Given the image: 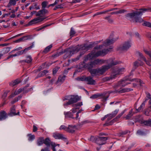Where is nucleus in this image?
<instances>
[{
    "instance_id": "obj_1",
    "label": "nucleus",
    "mask_w": 151,
    "mask_h": 151,
    "mask_svg": "<svg viewBox=\"0 0 151 151\" xmlns=\"http://www.w3.org/2000/svg\"><path fill=\"white\" fill-rule=\"evenodd\" d=\"M112 48V47H111L109 49H104L102 50L98 51H96L95 50H93L91 53H89L87 55L83 62L80 64V65H82V66H81V67L89 69L95 67L92 62H91L88 63H86V62L88 60H92L94 58H97L100 56H104L109 51H110L111 49Z\"/></svg>"
},
{
    "instance_id": "obj_2",
    "label": "nucleus",
    "mask_w": 151,
    "mask_h": 151,
    "mask_svg": "<svg viewBox=\"0 0 151 151\" xmlns=\"http://www.w3.org/2000/svg\"><path fill=\"white\" fill-rule=\"evenodd\" d=\"M139 11L128 13L126 15V17L128 19L134 20L136 22L141 23L143 21V20L141 17L143 13L145 12H151V8L141 9L139 10Z\"/></svg>"
},
{
    "instance_id": "obj_3",
    "label": "nucleus",
    "mask_w": 151,
    "mask_h": 151,
    "mask_svg": "<svg viewBox=\"0 0 151 151\" xmlns=\"http://www.w3.org/2000/svg\"><path fill=\"white\" fill-rule=\"evenodd\" d=\"M129 78L123 80L119 81L118 83L114 86L113 87L115 89V90L113 91H111L110 93H122L126 92H129L133 90V89L130 88H122L125 86L127 85L130 84V83L127 82V81H132Z\"/></svg>"
},
{
    "instance_id": "obj_4",
    "label": "nucleus",
    "mask_w": 151,
    "mask_h": 151,
    "mask_svg": "<svg viewBox=\"0 0 151 151\" xmlns=\"http://www.w3.org/2000/svg\"><path fill=\"white\" fill-rule=\"evenodd\" d=\"M76 52L75 49H74V47H72L71 48H67L60 52L54 54L52 55V57L54 58H56L64 54L63 58L65 59L68 58L70 57L72 55Z\"/></svg>"
},
{
    "instance_id": "obj_5",
    "label": "nucleus",
    "mask_w": 151,
    "mask_h": 151,
    "mask_svg": "<svg viewBox=\"0 0 151 151\" xmlns=\"http://www.w3.org/2000/svg\"><path fill=\"white\" fill-rule=\"evenodd\" d=\"M107 62L109 63V64L103 66L98 69L99 75L103 74L106 71L111 68L112 66L116 65L119 63L118 62L114 60L111 58L109 59L108 60Z\"/></svg>"
},
{
    "instance_id": "obj_6",
    "label": "nucleus",
    "mask_w": 151,
    "mask_h": 151,
    "mask_svg": "<svg viewBox=\"0 0 151 151\" xmlns=\"http://www.w3.org/2000/svg\"><path fill=\"white\" fill-rule=\"evenodd\" d=\"M94 45V43H90L89 44H85L81 45L80 46L78 45L74 47V49H75L76 52H77L79 51H82V52H81L80 53L82 54L89 50L90 48L92 47Z\"/></svg>"
},
{
    "instance_id": "obj_7",
    "label": "nucleus",
    "mask_w": 151,
    "mask_h": 151,
    "mask_svg": "<svg viewBox=\"0 0 151 151\" xmlns=\"http://www.w3.org/2000/svg\"><path fill=\"white\" fill-rule=\"evenodd\" d=\"M124 68L119 69L117 70L112 73L109 76L103 78L102 81L104 82L107 81L115 79L117 77L118 75L122 73V72L124 71Z\"/></svg>"
},
{
    "instance_id": "obj_8",
    "label": "nucleus",
    "mask_w": 151,
    "mask_h": 151,
    "mask_svg": "<svg viewBox=\"0 0 151 151\" xmlns=\"http://www.w3.org/2000/svg\"><path fill=\"white\" fill-rule=\"evenodd\" d=\"M65 99L69 101L64 104V106L76 103L80 100V98L77 96H65Z\"/></svg>"
},
{
    "instance_id": "obj_9",
    "label": "nucleus",
    "mask_w": 151,
    "mask_h": 151,
    "mask_svg": "<svg viewBox=\"0 0 151 151\" xmlns=\"http://www.w3.org/2000/svg\"><path fill=\"white\" fill-rule=\"evenodd\" d=\"M125 110L123 111L121 113L119 114L114 119H113L109 122H108V121L110 120L114 117L112 115H111V114H107L108 115L107 116V121L106 122V123L104 124V125L108 126L111 125L112 124L114 123V121L115 120H116V119L119 118L125 113Z\"/></svg>"
},
{
    "instance_id": "obj_10",
    "label": "nucleus",
    "mask_w": 151,
    "mask_h": 151,
    "mask_svg": "<svg viewBox=\"0 0 151 151\" xmlns=\"http://www.w3.org/2000/svg\"><path fill=\"white\" fill-rule=\"evenodd\" d=\"M116 40L114 39H111V40L109 39H106L102 45L95 47L94 48V49L95 50L101 49L104 47H106L112 44Z\"/></svg>"
},
{
    "instance_id": "obj_11",
    "label": "nucleus",
    "mask_w": 151,
    "mask_h": 151,
    "mask_svg": "<svg viewBox=\"0 0 151 151\" xmlns=\"http://www.w3.org/2000/svg\"><path fill=\"white\" fill-rule=\"evenodd\" d=\"M101 97L102 99V101H106L108 98V96H106L105 93H97L92 95L90 98L94 99L99 97Z\"/></svg>"
},
{
    "instance_id": "obj_12",
    "label": "nucleus",
    "mask_w": 151,
    "mask_h": 151,
    "mask_svg": "<svg viewBox=\"0 0 151 151\" xmlns=\"http://www.w3.org/2000/svg\"><path fill=\"white\" fill-rule=\"evenodd\" d=\"M53 137L55 139H61L64 141H67V138L63 134L55 132L53 133Z\"/></svg>"
},
{
    "instance_id": "obj_13",
    "label": "nucleus",
    "mask_w": 151,
    "mask_h": 151,
    "mask_svg": "<svg viewBox=\"0 0 151 151\" xmlns=\"http://www.w3.org/2000/svg\"><path fill=\"white\" fill-rule=\"evenodd\" d=\"M131 41H128L125 42L123 45L120 47L122 50H127L131 47Z\"/></svg>"
},
{
    "instance_id": "obj_14",
    "label": "nucleus",
    "mask_w": 151,
    "mask_h": 151,
    "mask_svg": "<svg viewBox=\"0 0 151 151\" xmlns=\"http://www.w3.org/2000/svg\"><path fill=\"white\" fill-rule=\"evenodd\" d=\"M48 11L47 9H42L37 12L36 16L40 17H44L46 14H48Z\"/></svg>"
},
{
    "instance_id": "obj_15",
    "label": "nucleus",
    "mask_w": 151,
    "mask_h": 151,
    "mask_svg": "<svg viewBox=\"0 0 151 151\" xmlns=\"http://www.w3.org/2000/svg\"><path fill=\"white\" fill-rule=\"evenodd\" d=\"M108 139L107 137H98L97 138L96 143L99 145L104 144L105 141Z\"/></svg>"
},
{
    "instance_id": "obj_16",
    "label": "nucleus",
    "mask_w": 151,
    "mask_h": 151,
    "mask_svg": "<svg viewBox=\"0 0 151 151\" xmlns=\"http://www.w3.org/2000/svg\"><path fill=\"white\" fill-rule=\"evenodd\" d=\"M46 18L45 17L40 18L39 17L35 18L30 21L29 22V24L32 25L37 23L41 22Z\"/></svg>"
},
{
    "instance_id": "obj_17",
    "label": "nucleus",
    "mask_w": 151,
    "mask_h": 151,
    "mask_svg": "<svg viewBox=\"0 0 151 151\" xmlns=\"http://www.w3.org/2000/svg\"><path fill=\"white\" fill-rule=\"evenodd\" d=\"M85 80L88 82L87 83L88 84L93 85L95 84V81L90 76L85 77Z\"/></svg>"
},
{
    "instance_id": "obj_18",
    "label": "nucleus",
    "mask_w": 151,
    "mask_h": 151,
    "mask_svg": "<svg viewBox=\"0 0 151 151\" xmlns=\"http://www.w3.org/2000/svg\"><path fill=\"white\" fill-rule=\"evenodd\" d=\"M32 38V36L31 35L25 36L19 39L16 40L15 41V42H19L22 41L30 40Z\"/></svg>"
},
{
    "instance_id": "obj_19",
    "label": "nucleus",
    "mask_w": 151,
    "mask_h": 151,
    "mask_svg": "<svg viewBox=\"0 0 151 151\" xmlns=\"http://www.w3.org/2000/svg\"><path fill=\"white\" fill-rule=\"evenodd\" d=\"M19 112H18L16 113L15 112V108L14 106L11 108L10 110V113L9 114L10 116H13L16 115H19Z\"/></svg>"
},
{
    "instance_id": "obj_20",
    "label": "nucleus",
    "mask_w": 151,
    "mask_h": 151,
    "mask_svg": "<svg viewBox=\"0 0 151 151\" xmlns=\"http://www.w3.org/2000/svg\"><path fill=\"white\" fill-rule=\"evenodd\" d=\"M7 117V114L4 110L0 112V121L6 119Z\"/></svg>"
},
{
    "instance_id": "obj_21",
    "label": "nucleus",
    "mask_w": 151,
    "mask_h": 151,
    "mask_svg": "<svg viewBox=\"0 0 151 151\" xmlns=\"http://www.w3.org/2000/svg\"><path fill=\"white\" fill-rule=\"evenodd\" d=\"M76 128V126L75 125H69L68 127L67 132L73 133L75 132V129Z\"/></svg>"
},
{
    "instance_id": "obj_22",
    "label": "nucleus",
    "mask_w": 151,
    "mask_h": 151,
    "mask_svg": "<svg viewBox=\"0 0 151 151\" xmlns=\"http://www.w3.org/2000/svg\"><path fill=\"white\" fill-rule=\"evenodd\" d=\"M21 81L19 79H17L14 81H12L9 83V85L12 87L20 83Z\"/></svg>"
},
{
    "instance_id": "obj_23",
    "label": "nucleus",
    "mask_w": 151,
    "mask_h": 151,
    "mask_svg": "<svg viewBox=\"0 0 151 151\" xmlns=\"http://www.w3.org/2000/svg\"><path fill=\"white\" fill-rule=\"evenodd\" d=\"M137 53L141 58L143 59V60L146 62L147 65L149 66H150L151 65L149 62L146 60L145 58L143 56L142 53L139 52H137Z\"/></svg>"
},
{
    "instance_id": "obj_24",
    "label": "nucleus",
    "mask_w": 151,
    "mask_h": 151,
    "mask_svg": "<svg viewBox=\"0 0 151 151\" xmlns=\"http://www.w3.org/2000/svg\"><path fill=\"white\" fill-rule=\"evenodd\" d=\"M141 123L147 126L151 127V119H149L148 120H142L141 121Z\"/></svg>"
},
{
    "instance_id": "obj_25",
    "label": "nucleus",
    "mask_w": 151,
    "mask_h": 151,
    "mask_svg": "<svg viewBox=\"0 0 151 151\" xmlns=\"http://www.w3.org/2000/svg\"><path fill=\"white\" fill-rule=\"evenodd\" d=\"M90 72L93 76L99 75L98 69H91L90 70Z\"/></svg>"
},
{
    "instance_id": "obj_26",
    "label": "nucleus",
    "mask_w": 151,
    "mask_h": 151,
    "mask_svg": "<svg viewBox=\"0 0 151 151\" xmlns=\"http://www.w3.org/2000/svg\"><path fill=\"white\" fill-rule=\"evenodd\" d=\"M64 114L65 115V117L66 118H70L73 119H76L75 117H74L73 116V113L71 112H64Z\"/></svg>"
},
{
    "instance_id": "obj_27",
    "label": "nucleus",
    "mask_w": 151,
    "mask_h": 151,
    "mask_svg": "<svg viewBox=\"0 0 151 151\" xmlns=\"http://www.w3.org/2000/svg\"><path fill=\"white\" fill-rule=\"evenodd\" d=\"M143 62L138 60L136 61L134 63V68L135 69H136L139 66L142 65H143Z\"/></svg>"
},
{
    "instance_id": "obj_28",
    "label": "nucleus",
    "mask_w": 151,
    "mask_h": 151,
    "mask_svg": "<svg viewBox=\"0 0 151 151\" xmlns=\"http://www.w3.org/2000/svg\"><path fill=\"white\" fill-rule=\"evenodd\" d=\"M66 76L65 75L60 76L58 78V80L56 82V83L58 84L59 83H62L65 80Z\"/></svg>"
},
{
    "instance_id": "obj_29",
    "label": "nucleus",
    "mask_w": 151,
    "mask_h": 151,
    "mask_svg": "<svg viewBox=\"0 0 151 151\" xmlns=\"http://www.w3.org/2000/svg\"><path fill=\"white\" fill-rule=\"evenodd\" d=\"M19 0H9V2L7 6V7H9L15 5L16 4L17 1Z\"/></svg>"
},
{
    "instance_id": "obj_30",
    "label": "nucleus",
    "mask_w": 151,
    "mask_h": 151,
    "mask_svg": "<svg viewBox=\"0 0 151 151\" xmlns=\"http://www.w3.org/2000/svg\"><path fill=\"white\" fill-rule=\"evenodd\" d=\"M44 143V138L40 137L38 138L37 141V144L38 146H40Z\"/></svg>"
},
{
    "instance_id": "obj_31",
    "label": "nucleus",
    "mask_w": 151,
    "mask_h": 151,
    "mask_svg": "<svg viewBox=\"0 0 151 151\" xmlns=\"http://www.w3.org/2000/svg\"><path fill=\"white\" fill-rule=\"evenodd\" d=\"M84 54V52H83L82 54H81V53H80V54L79 56H78L77 58H74L73 59H72V60H68V62H76L78 60H79L80 59V57L83 55Z\"/></svg>"
},
{
    "instance_id": "obj_32",
    "label": "nucleus",
    "mask_w": 151,
    "mask_h": 151,
    "mask_svg": "<svg viewBox=\"0 0 151 151\" xmlns=\"http://www.w3.org/2000/svg\"><path fill=\"white\" fill-rule=\"evenodd\" d=\"M52 47V44H51L49 46H48L43 51V52L45 54L47 53L50 51V49Z\"/></svg>"
},
{
    "instance_id": "obj_33",
    "label": "nucleus",
    "mask_w": 151,
    "mask_h": 151,
    "mask_svg": "<svg viewBox=\"0 0 151 151\" xmlns=\"http://www.w3.org/2000/svg\"><path fill=\"white\" fill-rule=\"evenodd\" d=\"M50 140L48 138H46L45 140L44 139V143L47 147L50 146Z\"/></svg>"
},
{
    "instance_id": "obj_34",
    "label": "nucleus",
    "mask_w": 151,
    "mask_h": 151,
    "mask_svg": "<svg viewBox=\"0 0 151 151\" xmlns=\"http://www.w3.org/2000/svg\"><path fill=\"white\" fill-rule=\"evenodd\" d=\"M132 112L133 109H132L129 112V114L125 117V118L126 119H129L133 115Z\"/></svg>"
},
{
    "instance_id": "obj_35",
    "label": "nucleus",
    "mask_w": 151,
    "mask_h": 151,
    "mask_svg": "<svg viewBox=\"0 0 151 151\" xmlns=\"http://www.w3.org/2000/svg\"><path fill=\"white\" fill-rule=\"evenodd\" d=\"M32 59L30 56H27L26 57V59L24 60L23 61L27 63H30L32 62Z\"/></svg>"
},
{
    "instance_id": "obj_36",
    "label": "nucleus",
    "mask_w": 151,
    "mask_h": 151,
    "mask_svg": "<svg viewBox=\"0 0 151 151\" xmlns=\"http://www.w3.org/2000/svg\"><path fill=\"white\" fill-rule=\"evenodd\" d=\"M32 44V45L31 46H30L29 47L27 48H25L24 50H22L23 51V53H24V52H27V51L31 50V49L34 47V42H33Z\"/></svg>"
},
{
    "instance_id": "obj_37",
    "label": "nucleus",
    "mask_w": 151,
    "mask_h": 151,
    "mask_svg": "<svg viewBox=\"0 0 151 151\" xmlns=\"http://www.w3.org/2000/svg\"><path fill=\"white\" fill-rule=\"evenodd\" d=\"M147 100H145L144 101L141 105L137 109V111H139L142 109L144 108L145 106V103L147 101Z\"/></svg>"
},
{
    "instance_id": "obj_38",
    "label": "nucleus",
    "mask_w": 151,
    "mask_h": 151,
    "mask_svg": "<svg viewBox=\"0 0 151 151\" xmlns=\"http://www.w3.org/2000/svg\"><path fill=\"white\" fill-rule=\"evenodd\" d=\"M96 62V64L97 65L101 64L104 63V60H103L97 59L94 60Z\"/></svg>"
},
{
    "instance_id": "obj_39",
    "label": "nucleus",
    "mask_w": 151,
    "mask_h": 151,
    "mask_svg": "<svg viewBox=\"0 0 151 151\" xmlns=\"http://www.w3.org/2000/svg\"><path fill=\"white\" fill-rule=\"evenodd\" d=\"M97 137H94L93 136H91L90 138L89 139L90 141H91L93 142H95L96 143V141L97 140Z\"/></svg>"
},
{
    "instance_id": "obj_40",
    "label": "nucleus",
    "mask_w": 151,
    "mask_h": 151,
    "mask_svg": "<svg viewBox=\"0 0 151 151\" xmlns=\"http://www.w3.org/2000/svg\"><path fill=\"white\" fill-rule=\"evenodd\" d=\"M25 89V87L23 88H20L17 91H15V95H17L21 93L22 91H24Z\"/></svg>"
},
{
    "instance_id": "obj_41",
    "label": "nucleus",
    "mask_w": 151,
    "mask_h": 151,
    "mask_svg": "<svg viewBox=\"0 0 151 151\" xmlns=\"http://www.w3.org/2000/svg\"><path fill=\"white\" fill-rule=\"evenodd\" d=\"M76 33V32L74 29L72 27H71L70 29V36L71 37H73Z\"/></svg>"
},
{
    "instance_id": "obj_42",
    "label": "nucleus",
    "mask_w": 151,
    "mask_h": 151,
    "mask_svg": "<svg viewBox=\"0 0 151 151\" xmlns=\"http://www.w3.org/2000/svg\"><path fill=\"white\" fill-rule=\"evenodd\" d=\"M142 25L151 28V23L149 22L144 21L142 24Z\"/></svg>"
},
{
    "instance_id": "obj_43",
    "label": "nucleus",
    "mask_w": 151,
    "mask_h": 151,
    "mask_svg": "<svg viewBox=\"0 0 151 151\" xmlns=\"http://www.w3.org/2000/svg\"><path fill=\"white\" fill-rule=\"evenodd\" d=\"M135 81L136 82H139V84L140 86H142V84H144V83L142 81L140 80V79H134L132 80V81Z\"/></svg>"
},
{
    "instance_id": "obj_44",
    "label": "nucleus",
    "mask_w": 151,
    "mask_h": 151,
    "mask_svg": "<svg viewBox=\"0 0 151 151\" xmlns=\"http://www.w3.org/2000/svg\"><path fill=\"white\" fill-rule=\"evenodd\" d=\"M48 4V3L47 1H44L41 4V5L42 6V9H45V8L46 7Z\"/></svg>"
},
{
    "instance_id": "obj_45",
    "label": "nucleus",
    "mask_w": 151,
    "mask_h": 151,
    "mask_svg": "<svg viewBox=\"0 0 151 151\" xmlns=\"http://www.w3.org/2000/svg\"><path fill=\"white\" fill-rule=\"evenodd\" d=\"M28 136L29 137L28 140L29 141H32L35 139V136L34 135H32L31 134H28Z\"/></svg>"
},
{
    "instance_id": "obj_46",
    "label": "nucleus",
    "mask_w": 151,
    "mask_h": 151,
    "mask_svg": "<svg viewBox=\"0 0 151 151\" xmlns=\"http://www.w3.org/2000/svg\"><path fill=\"white\" fill-rule=\"evenodd\" d=\"M59 129L64 130L67 132L68 127L64 125H61L59 128Z\"/></svg>"
},
{
    "instance_id": "obj_47",
    "label": "nucleus",
    "mask_w": 151,
    "mask_h": 151,
    "mask_svg": "<svg viewBox=\"0 0 151 151\" xmlns=\"http://www.w3.org/2000/svg\"><path fill=\"white\" fill-rule=\"evenodd\" d=\"M137 134L139 135L142 136L144 135L145 133L144 132L139 130L137 132Z\"/></svg>"
},
{
    "instance_id": "obj_48",
    "label": "nucleus",
    "mask_w": 151,
    "mask_h": 151,
    "mask_svg": "<svg viewBox=\"0 0 151 151\" xmlns=\"http://www.w3.org/2000/svg\"><path fill=\"white\" fill-rule=\"evenodd\" d=\"M125 12V11L124 10H121L116 12H112L110 13L111 14H121Z\"/></svg>"
},
{
    "instance_id": "obj_49",
    "label": "nucleus",
    "mask_w": 151,
    "mask_h": 151,
    "mask_svg": "<svg viewBox=\"0 0 151 151\" xmlns=\"http://www.w3.org/2000/svg\"><path fill=\"white\" fill-rule=\"evenodd\" d=\"M119 111V110L118 109H116L112 112L111 114V115H112L114 117H115L118 112Z\"/></svg>"
},
{
    "instance_id": "obj_50",
    "label": "nucleus",
    "mask_w": 151,
    "mask_h": 151,
    "mask_svg": "<svg viewBox=\"0 0 151 151\" xmlns=\"http://www.w3.org/2000/svg\"><path fill=\"white\" fill-rule=\"evenodd\" d=\"M83 105V103L82 102H78L76 104H73L72 105V106L73 107H77L78 106H81Z\"/></svg>"
},
{
    "instance_id": "obj_51",
    "label": "nucleus",
    "mask_w": 151,
    "mask_h": 151,
    "mask_svg": "<svg viewBox=\"0 0 151 151\" xmlns=\"http://www.w3.org/2000/svg\"><path fill=\"white\" fill-rule=\"evenodd\" d=\"M59 68L60 67H56L54 68L53 70V75L57 73Z\"/></svg>"
},
{
    "instance_id": "obj_52",
    "label": "nucleus",
    "mask_w": 151,
    "mask_h": 151,
    "mask_svg": "<svg viewBox=\"0 0 151 151\" xmlns=\"http://www.w3.org/2000/svg\"><path fill=\"white\" fill-rule=\"evenodd\" d=\"M104 19L107 20L109 23H112L113 22L112 19L110 18V16L106 17L104 18Z\"/></svg>"
},
{
    "instance_id": "obj_53",
    "label": "nucleus",
    "mask_w": 151,
    "mask_h": 151,
    "mask_svg": "<svg viewBox=\"0 0 151 151\" xmlns=\"http://www.w3.org/2000/svg\"><path fill=\"white\" fill-rule=\"evenodd\" d=\"M22 47H19L15 49H14L13 50H12L11 51L9 52V53L10 54L12 53H14V52L15 51L20 50H22Z\"/></svg>"
},
{
    "instance_id": "obj_54",
    "label": "nucleus",
    "mask_w": 151,
    "mask_h": 151,
    "mask_svg": "<svg viewBox=\"0 0 151 151\" xmlns=\"http://www.w3.org/2000/svg\"><path fill=\"white\" fill-rule=\"evenodd\" d=\"M63 7L62 6V4L58 5H56L55 7L53 9L54 10H55L58 9H62Z\"/></svg>"
},
{
    "instance_id": "obj_55",
    "label": "nucleus",
    "mask_w": 151,
    "mask_h": 151,
    "mask_svg": "<svg viewBox=\"0 0 151 151\" xmlns=\"http://www.w3.org/2000/svg\"><path fill=\"white\" fill-rule=\"evenodd\" d=\"M79 108L78 107H74L71 110L73 113H75L77 112V109H79Z\"/></svg>"
},
{
    "instance_id": "obj_56",
    "label": "nucleus",
    "mask_w": 151,
    "mask_h": 151,
    "mask_svg": "<svg viewBox=\"0 0 151 151\" xmlns=\"http://www.w3.org/2000/svg\"><path fill=\"white\" fill-rule=\"evenodd\" d=\"M128 132H129L128 131L126 130V131H125L123 132H120L119 134V136H121L122 135L126 134H127V133H128Z\"/></svg>"
},
{
    "instance_id": "obj_57",
    "label": "nucleus",
    "mask_w": 151,
    "mask_h": 151,
    "mask_svg": "<svg viewBox=\"0 0 151 151\" xmlns=\"http://www.w3.org/2000/svg\"><path fill=\"white\" fill-rule=\"evenodd\" d=\"M76 79L78 81H85V78L82 77H78L76 78Z\"/></svg>"
},
{
    "instance_id": "obj_58",
    "label": "nucleus",
    "mask_w": 151,
    "mask_h": 151,
    "mask_svg": "<svg viewBox=\"0 0 151 151\" xmlns=\"http://www.w3.org/2000/svg\"><path fill=\"white\" fill-rule=\"evenodd\" d=\"M51 145L52 147V148L53 151H56L55 147L56 146V145H55V143L51 144Z\"/></svg>"
},
{
    "instance_id": "obj_59",
    "label": "nucleus",
    "mask_w": 151,
    "mask_h": 151,
    "mask_svg": "<svg viewBox=\"0 0 151 151\" xmlns=\"http://www.w3.org/2000/svg\"><path fill=\"white\" fill-rule=\"evenodd\" d=\"M82 111V110H79L76 114V116L75 117V119L76 120L78 119L79 116V114Z\"/></svg>"
},
{
    "instance_id": "obj_60",
    "label": "nucleus",
    "mask_w": 151,
    "mask_h": 151,
    "mask_svg": "<svg viewBox=\"0 0 151 151\" xmlns=\"http://www.w3.org/2000/svg\"><path fill=\"white\" fill-rule=\"evenodd\" d=\"M17 55V56H19V55H22L23 54V51L22 50H21L18 51L17 53H16Z\"/></svg>"
},
{
    "instance_id": "obj_61",
    "label": "nucleus",
    "mask_w": 151,
    "mask_h": 151,
    "mask_svg": "<svg viewBox=\"0 0 151 151\" xmlns=\"http://www.w3.org/2000/svg\"><path fill=\"white\" fill-rule=\"evenodd\" d=\"M34 6L35 7V8L36 9H40V7L39 6H37V4L36 3H34Z\"/></svg>"
},
{
    "instance_id": "obj_62",
    "label": "nucleus",
    "mask_w": 151,
    "mask_h": 151,
    "mask_svg": "<svg viewBox=\"0 0 151 151\" xmlns=\"http://www.w3.org/2000/svg\"><path fill=\"white\" fill-rule=\"evenodd\" d=\"M26 103V101H25L23 100L22 102V105H21V106L22 107V108H23V106Z\"/></svg>"
},
{
    "instance_id": "obj_63",
    "label": "nucleus",
    "mask_w": 151,
    "mask_h": 151,
    "mask_svg": "<svg viewBox=\"0 0 151 151\" xmlns=\"http://www.w3.org/2000/svg\"><path fill=\"white\" fill-rule=\"evenodd\" d=\"M37 130V127L35 126L34 125L33 126V132H35Z\"/></svg>"
},
{
    "instance_id": "obj_64",
    "label": "nucleus",
    "mask_w": 151,
    "mask_h": 151,
    "mask_svg": "<svg viewBox=\"0 0 151 151\" xmlns=\"http://www.w3.org/2000/svg\"><path fill=\"white\" fill-rule=\"evenodd\" d=\"M147 37L151 40V33H148L147 34Z\"/></svg>"
}]
</instances>
